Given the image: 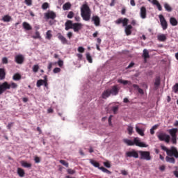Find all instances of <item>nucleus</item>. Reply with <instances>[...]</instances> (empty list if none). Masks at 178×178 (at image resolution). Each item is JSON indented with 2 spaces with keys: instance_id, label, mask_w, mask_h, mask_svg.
Here are the masks:
<instances>
[{
  "instance_id": "1",
  "label": "nucleus",
  "mask_w": 178,
  "mask_h": 178,
  "mask_svg": "<svg viewBox=\"0 0 178 178\" xmlns=\"http://www.w3.org/2000/svg\"><path fill=\"white\" fill-rule=\"evenodd\" d=\"M123 141L129 147H133V145H136V147H140V148H147V147H148V145L145 144L144 142H141V140L138 137L134 138V141L129 139H124Z\"/></svg>"
},
{
  "instance_id": "2",
  "label": "nucleus",
  "mask_w": 178,
  "mask_h": 178,
  "mask_svg": "<svg viewBox=\"0 0 178 178\" xmlns=\"http://www.w3.org/2000/svg\"><path fill=\"white\" fill-rule=\"evenodd\" d=\"M115 24H122V26L125 27L124 31L126 35H131V30L133 29V26L129 24V19L127 18H119L116 21H115Z\"/></svg>"
},
{
  "instance_id": "3",
  "label": "nucleus",
  "mask_w": 178,
  "mask_h": 178,
  "mask_svg": "<svg viewBox=\"0 0 178 178\" xmlns=\"http://www.w3.org/2000/svg\"><path fill=\"white\" fill-rule=\"evenodd\" d=\"M81 16L83 20L88 22L91 19V10L87 4H83L81 8Z\"/></svg>"
},
{
  "instance_id": "4",
  "label": "nucleus",
  "mask_w": 178,
  "mask_h": 178,
  "mask_svg": "<svg viewBox=\"0 0 178 178\" xmlns=\"http://www.w3.org/2000/svg\"><path fill=\"white\" fill-rule=\"evenodd\" d=\"M177 128H172L168 130V133L171 136V141L172 144H177Z\"/></svg>"
},
{
  "instance_id": "5",
  "label": "nucleus",
  "mask_w": 178,
  "mask_h": 178,
  "mask_svg": "<svg viewBox=\"0 0 178 178\" xmlns=\"http://www.w3.org/2000/svg\"><path fill=\"white\" fill-rule=\"evenodd\" d=\"M90 163L95 166V168H98L100 170L103 171L104 173H106L107 175H112V172L109 171V170L106 169L104 167H99V163L92 160V159H89Z\"/></svg>"
},
{
  "instance_id": "6",
  "label": "nucleus",
  "mask_w": 178,
  "mask_h": 178,
  "mask_svg": "<svg viewBox=\"0 0 178 178\" xmlns=\"http://www.w3.org/2000/svg\"><path fill=\"white\" fill-rule=\"evenodd\" d=\"M140 159H143L145 161H151V152L148 151H139Z\"/></svg>"
},
{
  "instance_id": "7",
  "label": "nucleus",
  "mask_w": 178,
  "mask_h": 178,
  "mask_svg": "<svg viewBox=\"0 0 178 178\" xmlns=\"http://www.w3.org/2000/svg\"><path fill=\"white\" fill-rule=\"evenodd\" d=\"M158 138L160 140V141H165V143H167V144H169V143H170V136L166 134H159L158 135Z\"/></svg>"
},
{
  "instance_id": "8",
  "label": "nucleus",
  "mask_w": 178,
  "mask_h": 178,
  "mask_svg": "<svg viewBox=\"0 0 178 178\" xmlns=\"http://www.w3.org/2000/svg\"><path fill=\"white\" fill-rule=\"evenodd\" d=\"M138 152L136 151L135 149H132L131 151L127 152L125 153V156L127 158H135L137 159L138 158Z\"/></svg>"
},
{
  "instance_id": "9",
  "label": "nucleus",
  "mask_w": 178,
  "mask_h": 178,
  "mask_svg": "<svg viewBox=\"0 0 178 178\" xmlns=\"http://www.w3.org/2000/svg\"><path fill=\"white\" fill-rule=\"evenodd\" d=\"M167 155L168 156H175V158H178V151L177 149L175 147H172L170 149L168 150Z\"/></svg>"
},
{
  "instance_id": "10",
  "label": "nucleus",
  "mask_w": 178,
  "mask_h": 178,
  "mask_svg": "<svg viewBox=\"0 0 178 178\" xmlns=\"http://www.w3.org/2000/svg\"><path fill=\"white\" fill-rule=\"evenodd\" d=\"M37 87H41V86H44V87H48V78L47 75L44 76V79H40L37 81Z\"/></svg>"
},
{
  "instance_id": "11",
  "label": "nucleus",
  "mask_w": 178,
  "mask_h": 178,
  "mask_svg": "<svg viewBox=\"0 0 178 178\" xmlns=\"http://www.w3.org/2000/svg\"><path fill=\"white\" fill-rule=\"evenodd\" d=\"M159 17L160 19V23L163 30H166V29H168V22H166L165 17H163L162 15H159Z\"/></svg>"
},
{
  "instance_id": "12",
  "label": "nucleus",
  "mask_w": 178,
  "mask_h": 178,
  "mask_svg": "<svg viewBox=\"0 0 178 178\" xmlns=\"http://www.w3.org/2000/svg\"><path fill=\"white\" fill-rule=\"evenodd\" d=\"M15 62L18 65H23L24 63V56L22 54H19L15 56Z\"/></svg>"
},
{
  "instance_id": "13",
  "label": "nucleus",
  "mask_w": 178,
  "mask_h": 178,
  "mask_svg": "<svg viewBox=\"0 0 178 178\" xmlns=\"http://www.w3.org/2000/svg\"><path fill=\"white\" fill-rule=\"evenodd\" d=\"M92 22L96 27L101 26V18L98 15H94L92 17Z\"/></svg>"
},
{
  "instance_id": "14",
  "label": "nucleus",
  "mask_w": 178,
  "mask_h": 178,
  "mask_svg": "<svg viewBox=\"0 0 178 178\" xmlns=\"http://www.w3.org/2000/svg\"><path fill=\"white\" fill-rule=\"evenodd\" d=\"M45 19H51L54 20L56 17V14L54 11H49L48 13H44Z\"/></svg>"
},
{
  "instance_id": "15",
  "label": "nucleus",
  "mask_w": 178,
  "mask_h": 178,
  "mask_svg": "<svg viewBox=\"0 0 178 178\" xmlns=\"http://www.w3.org/2000/svg\"><path fill=\"white\" fill-rule=\"evenodd\" d=\"M83 29V24L81 23H74L72 29L75 33L80 31Z\"/></svg>"
},
{
  "instance_id": "16",
  "label": "nucleus",
  "mask_w": 178,
  "mask_h": 178,
  "mask_svg": "<svg viewBox=\"0 0 178 178\" xmlns=\"http://www.w3.org/2000/svg\"><path fill=\"white\" fill-rule=\"evenodd\" d=\"M111 95H118L119 94V88L118 86H113L111 89H108Z\"/></svg>"
},
{
  "instance_id": "17",
  "label": "nucleus",
  "mask_w": 178,
  "mask_h": 178,
  "mask_svg": "<svg viewBox=\"0 0 178 178\" xmlns=\"http://www.w3.org/2000/svg\"><path fill=\"white\" fill-rule=\"evenodd\" d=\"M140 17L141 19H146L147 18V8L145 6L140 8Z\"/></svg>"
},
{
  "instance_id": "18",
  "label": "nucleus",
  "mask_w": 178,
  "mask_h": 178,
  "mask_svg": "<svg viewBox=\"0 0 178 178\" xmlns=\"http://www.w3.org/2000/svg\"><path fill=\"white\" fill-rule=\"evenodd\" d=\"M145 63H147V59L149 58V53L148 52V50L147 49H143V53L142 55Z\"/></svg>"
},
{
  "instance_id": "19",
  "label": "nucleus",
  "mask_w": 178,
  "mask_h": 178,
  "mask_svg": "<svg viewBox=\"0 0 178 178\" xmlns=\"http://www.w3.org/2000/svg\"><path fill=\"white\" fill-rule=\"evenodd\" d=\"M58 38L64 45L67 44V40L62 35V33H58Z\"/></svg>"
},
{
  "instance_id": "20",
  "label": "nucleus",
  "mask_w": 178,
  "mask_h": 178,
  "mask_svg": "<svg viewBox=\"0 0 178 178\" xmlns=\"http://www.w3.org/2000/svg\"><path fill=\"white\" fill-rule=\"evenodd\" d=\"M161 86V77L156 76L154 81V90H158Z\"/></svg>"
},
{
  "instance_id": "21",
  "label": "nucleus",
  "mask_w": 178,
  "mask_h": 178,
  "mask_svg": "<svg viewBox=\"0 0 178 178\" xmlns=\"http://www.w3.org/2000/svg\"><path fill=\"white\" fill-rule=\"evenodd\" d=\"M73 22L67 20L65 24V30L67 31L68 30H70V29H73Z\"/></svg>"
},
{
  "instance_id": "22",
  "label": "nucleus",
  "mask_w": 178,
  "mask_h": 178,
  "mask_svg": "<svg viewBox=\"0 0 178 178\" xmlns=\"http://www.w3.org/2000/svg\"><path fill=\"white\" fill-rule=\"evenodd\" d=\"M6 77V72L5 68H0V80H5Z\"/></svg>"
},
{
  "instance_id": "23",
  "label": "nucleus",
  "mask_w": 178,
  "mask_h": 178,
  "mask_svg": "<svg viewBox=\"0 0 178 178\" xmlns=\"http://www.w3.org/2000/svg\"><path fill=\"white\" fill-rule=\"evenodd\" d=\"M111 95V92L109 91V89H108L103 92L102 97L104 99H106V98H109Z\"/></svg>"
},
{
  "instance_id": "24",
  "label": "nucleus",
  "mask_w": 178,
  "mask_h": 178,
  "mask_svg": "<svg viewBox=\"0 0 178 178\" xmlns=\"http://www.w3.org/2000/svg\"><path fill=\"white\" fill-rule=\"evenodd\" d=\"M152 5L156 6L159 10H162V6H161V3H159V1H158V0H152Z\"/></svg>"
},
{
  "instance_id": "25",
  "label": "nucleus",
  "mask_w": 178,
  "mask_h": 178,
  "mask_svg": "<svg viewBox=\"0 0 178 178\" xmlns=\"http://www.w3.org/2000/svg\"><path fill=\"white\" fill-rule=\"evenodd\" d=\"M17 175L19 176V177H24V175H26V172H24V170L21 168H17Z\"/></svg>"
},
{
  "instance_id": "26",
  "label": "nucleus",
  "mask_w": 178,
  "mask_h": 178,
  "mask_svg": "<svg viewBox=\"0 0 178 178\" xmlns=\"http://www.w3.org/2000/svg\"><path fill=\"white\" fill-rule=\"evenodd\" d=\"M22 26L25 30H27V31L33 30V27L30 26V24L26 22H23Z\"/></svg>"
},
{
  "instance_id": "27",
  "label": "nucleus",
  "mask_w": 178,
  "mask_h": 178,
  "mask_svg": "<svg viewBox=\"0 0 178 178\" xmlns=\"http://www.w3.org/2000/svg\"><path fill=\"white\" fill-rule=\"evenodd\" d=\"M157 40H159L161 42H165V40H166V35L165 34L158 35Z\"/></svg>"
},
{
  "instance_id": "28",
  "label": "nucleus",
  "mask_w": 178,
  "mask_h": 178,
  "mask_svg": "<svg viewBox=\"0 0 178 178\" xmlns=\"http://www.w3.org/2000/svg\"><path fill=\"white\" fill-rule=\"evenodd\" d=\"M2 20L3 22H6V23H9V22H10L12 20V17H10V15H4L2 17Z\"/></svg>"
},
{
  "instance_id": "29",
  "label": "nucleus",
  "mask_w": 178,
  "mask_h": 178,
  "mask_svg": "<svg viewBox=\"0 0 178 178\" xmlns=\"http://www.w3.org/2000/svg\"><path fill=\"white\" fill-rule=\"evenodd\" d=\"M136 133H138V134H139L142 137H144V136H145L144 129H141L138 126H136Z\"/></svg>"
},
{
  "instance_id": "30",
  "label": "nucleus",
  "mask_w": 178,
  "mask_h": 178,
  "mask_svg": "<svg viewBox=\"0 0 178 178\" xmlns=\"http://www.w3.org/2000/svg\"><path fill=\"white\" fill-rule=\"evenodd\" d=\"M13 80L15 81H19V80H22V75L19 73H16L13 76Z\"/></svg>"
},
{
  "instance_id": "31",
  "label": "nucleus",
  "mask_w": 178,
  "mask_h": 178,
  "mask_svg": "<svg viewBox=\"0 0 178 178\" xmlns=\"http://www.w3.org/2000/svg\"><path fill=\"white\" fill-rule=\"evenodd\" d=\"M72 8V4L70 2L65 3L63 6V10H69Z\"/></svg>"
},
{
  "instance_id": "32",
  "label": "nucleus",
  "mask_w": 178,
  "mask_h": 178,
  "mask_svg": "<svg viewBox=\"0 0 178 178\" xmlns=\"http://www.w3.org/2000/svg\"><path fill=\"white\" fill-rule=\"evenodd\" d=\"M166 162H169V163H175L176 160L173 157H169V156H167L165 157Z\"/></svg>"
},
{
  "instance_id": "33",
  "label": "nucleus",
  "mask_w": 178,
  "mask_h": 178,
  "mask_svg": "<svg viewBox=\"0 0 178 178\" xmlns=\"http://www.w3.org/2000/svg\"><path fill=\"white\" fill-rule=\"evenodd\" d=\"M132 86L134 87V88H136L138 90L139 94H141V95H144V90L140 88V86H138V85L134 84Z\"/></svg>"
},
{
  "instance_id": "34",
  "label": "nucleus",
  "mask_w": 178,
  "mask_h": 178,
  "mask_svg": "<svg viewBox=\"0 0 178 178\" xmlns=\"http://www.w3.org/2000/svg\"><path fill=\"white\" fill-rule=\"evenodd\" d=\"M170 23L171 26H177L178 24L177 19H176L175 17H171L170 19Z\"/></svg>"
},
{
  "instance_id": "35",
  "label": "nucleus",
  "mask_w": 178,
  "mask_h": 178,
  "mask_svg": "<svg viewBox=\"0 0 178 178\" xmlns=\"http://www.w3.org/2000/svg\"><path fill=\"white\" fill-rule=\"evenodd\" d=\"M21 165L23 166V168H31L32 165L30 163H27L26 161H21Z\"/></svg>"
},
{
  "instance_id": "36",
  "label": "nucleus",
  "mask_w": 178,
  "mask_h": 178,
  "mask_svg": "<svg viewBox=\"0 0 178 178\" xmlns=\"http://www.w3.org/2000/svg\"><path fill=\"white\" fill-rule=\"evenodd\" d=\"M164 8L167 12H172V7L168 3H164Z\"/></svg>"
},
{
  "instance_id": "37",
  "label": "nucleus",
  "mask_w": 178,
  "mask_h": 178,
  "mask_svg": "<svg viewBox=\"0 0 178 178\" xmlns=\"http://www.w3.org/2000/svg\"><path fill=\"white\" fill-rule=\"evenodd\" d=\"M52 31L51 30H49L46 33V39L47 40H51L52 38Z\"/></svg>"
},
{
  "instance_id": "38",
  "label": "nucleus",
  "mask_w": 178,
  "mask_h": 178,
  "mask_svg": "<svg viewBox=\"0 0 178 178\" xmlns=\"http://www.w3.org/2000/svg\"><path fill=\"white\" fill-rule=\"evenodd\" d=\"M86 59L89 63H92V57H91V54H90V53H86Z\"/></svg>"
},
{
  "instance_id": "39",
  "label": "nucleus",
  "mask_w": 178,
  "mask_h": 178,
  "mask_svg": "<svg viewBox=\"0 0 178 178\" xmlns=\"http://www.w3.org/2000/svg\"><path fill=\"white\" fill-rule=\"evenodd\" d=\"M133 130H134L133 127H131L130 125H128V127H127V131H128V134L129 136H131V134H133Z\"/></svg>"
},
{
  "instance_id": "40",
  "label": "nucleus",
  "mask_w": 178,
  "mask_h": 178,
  "mask_svg": "<svg viewBox=\"0 0 178 178\" xmlns=\"http://www.w3.org/2000/svg\"><path fill=\"white\" fill-rule=\"evenodd\" d=\"M112 111L113 112V114L116 115L118 113V111H119V106H113Z\"/></svg>"
},
{
  "instance_id": "41",
  "label": "nucleus",
  "mask_w": 178,
  "mask_h": 178,
  "mask_svg": "<svg viewBox=\"0 0 178 178\" xmlns=\"http://www.w3.org/2000/svg\"><path fill=\"white\" fill-rule=\"evenodd\" d=\"M32 38H34V40L40 39L41 38V35H40V32L36 31L35 33V35L32 36Z\"/></svg>"
},
{
  "instance_id": "42",
  "label": "nucleus",
  "mask_w": 178,
  "mask_h": 178,
  "mask_svg": "<svg viewBox=\"0 0 178 178\" xmlns=\"http://www.w3.org/2000/svg\"><path fill=\"white\" fill-rule=\"evenodd\" d=\"M67 17L68 19H73V17H74V13H73V11H70L68 13Z\"/></svg>"
},
{
  "instance_id": "43",
  "label": "nucleus",
  "mask_w": 178,
  "mask_h": 178,
  "mask_svg": "<svg viewBox=\"0 0 178 178\" xmlns=\"http://www.w3.org/2000/svg\"><path fill=\"white\" fill-rule=\"evenodd\" d=\"M118 83H120V84H123L124 86H127L129 83H130L129 81H124L123 79H119Z\"/></svg>"
},
{
  "instance_id": "44",
  "label": "nucleus",
  "mask_w": 178,
  "mask_h": 178,
  "mask_svg": "<svg viewBox=\"0 0 178 178\" xmlns=\"http://www.w3.org/2000/svg\"><path fill=\"white\" fill-rule=\"evenodd\" d=\"M39 69H40V66H38V65H35L33 67V72L34 73H37L38 72Z\"/></svg>"
},
{
  "instance_id": "45",
  "label": "nucleus",
  "mask_w": 178,
  "mask_h": 178,
  "mask_svg": "<svg viewBox=\"0 0 178 178\" xmlns=\"http://www.w3.org/2000/svg\"><path fill=\"white\" fill-rule=\"evenodd\" d=\"M60 163H61V165H63L66 168H69V163L66 162V161L65 160H60Z\"/></svg>"
},
{
  "instance_id": "46",
  "label": "nucleus",
  "mask_w": 178,
  "mask_h": 178,
  "mask_svg": "<svg viewBox=\"0 0 178 178\" xmlns=\"http://www.w3.org/2000/svg\"><path fill=\"white\" fill-rule=\"evenodd\" d=\"M172 91L176 94L178 92V83H176L173 87H172Z\"/></svg>"
},
{
  "instance_id": "47",
  "label": "nucleus",
  "mask_w": 178,
  "mask_h": 178,
  "mask_svg": "<svg viewBox=\"0 0 178 178\" xmlns=\"http://www.w3.org/2000/svg\"><path fill=\"white\" fill-rule=\"evenodd\" d=\"M49 8V4L48 3H44L42 5V9H44V10L46 9H48Z\"/></svg>"
},
{
  "instance_id": "48",
  "label": "nucleus",
  "mask_w": 178,
  "mask_h": 178,
  "mask_svg": "<svg viewBox=\"0 0 178 178\" xmlns=\"http://www.w3.org/2000/svg\"><path fill=\"white\" fill-rule=\"evenodd\" d=\"M24 2L27 6H31L33 5V0H25Z\"/></svg>"
},
{
  "instance_id": "49",
  "label": "nucleus",
  "mask_w": 178,
  "mask_h": 178,
  "mask_svg": "<svg viewBox=\"0 0 178 178\" xmlns=\"http://www.w3.org/2000/svg\"><path fill=\"white\" fill-rule=\"evenodd\" d=\"M2 63H3V65H8V58H6V57L3 58Z\"/></svg>"
},
{
  "instance_id": "50",
  "label": "nucleus",
  "mask_w": 178,
  "mask_h": 178,
  "mask_svg": "<svg viewBox=\"0 0 178 178\" xmlns=\"http://www.w3.org/2000/svg\"><path fill=\"white\" fill-rule=\"evenodd\" d=\"M120 172L123 176H127L129 175V172L126 170H122Z\"/></svg>"
},
{
  "instance_id": "51",
  "label": "nucleus",
  "mask_w": 178,
  "mask_h": 178,
  "mask_svg": "<svg viewBox=\"0 0 178 178\" xmlns=\"http://www.w3.org/2000/svg\"><path fill=\"white\" fill-rule=\"evenodd\" d=\"M34 161L35 163H40V162H41V159H40L38 156H35Z\"/></svg>"
},
{
  "instance_id": "52",
  "label": "nucleus",
  "mask_w": 178,
  "mask_h": 178,
  "mask_svg": "<svg viewBox=\"0 0 178 178\" xmlns=\"http://www.w3.org/2000/svg\"><path fill=\"white\" fill-rule=\"evenodd\" d=\"M54 73H60V68L59 67H56L53 70Z\"/></svg>"
},
{
  "instance_id": "53",
  "label": "nucleus",
  "mask_w": 178,
  "mask_h": 178,
  "mask_svg": "<svg viewBox=\"0 0 178 178\" xmlns=\"http://www.w3.org/2000/svg\"><path fill=\"white\" fill-rule=\"evenodd\" d=\"M173 175L178 178V167H176V170L173 171Z\"/></svg>"
},
{
  "instance_id": "54",
  "label": "nucleus",
  "mask_w": 178,
  "mask_h": 178,
  "mask_svg": "<svg viewBox=\"0 0 178 178\" xmlns=\"http://www.w3.org/2000/svg\"><path fill=\"white\" fill-rule=\"evenodd\" d=\"M104 166H105L106 168H111V163H110L108 161L104 162Z\"/></svg>"
},
{
  "instance_id": "55",
  "label": "nucleus",
  "mask_w": 178,
  "mask_h": 178,
  "mask_svg": "<svg viewBox=\"0 0 178 178\" xmlns=\"http://www.w3.org/2000/svg\"><path fill=\"white\" fill-rule=\"evenodd\" d=\"M78 51H79V52H81V54H83V53L84 52V51H85L84 47H79L78 48Z\"/></svg>"
},
{
  "instance_id": "56",
  "label": "nucleus",
  "mask_w": 178,
  "mask_h": 178,
  "mask_svg": "<svg viewBox=\"0 0 178 178\" xmlns=\"http://www.w3.org/2000/svg\"><path fill=\"white\" fill-rule=\"evenodd\" d=\"M58 65L60 67H62V66H63V61L62 60H58Z\"/></svg>"
},
{
  "instance_id": "57",
  "label": "nucleus",
  "mask_w": 178,
  "mask_h": 178,
  "mask_svg": "<svg viewBox=\"0 0 178 178\" xmlns=\"http://www.w3.org/2000/svg\"><path fill=\"white\" fill-rule=\"evenodd\" d=\"M161 149H163V151H165L166 154H168V151H169V149H168V147H166L165 146H161Z\"/></svg>"
},
{
  "instance_id": "58",
  "label": "nucleus",
  "mask_w": 178,
  "mask_h": 178,
  "mask_svg": "<svg viewBox=\"0 0 178 178\" xmlns=\"http://www.w3.org/2000/svg\"><path fill=\"white\" fill-rule=\"evenodd\" d=\"M67 172L69 173V175H74V170H73L72 169H68Z\"/></svg>"
},
{
  "instance_id": "59",
  "label": "nucleus",
  "mask_w": 178,
  "mask_h": 178,
  "mask_svg": "<svg viewBox=\"0 0 178 178\" xmlns=\"http://www.w3.org/2000/svg\"><path fill=\"white\" fill-rule=\"evenodd\" d=\"M67 35L68 38H70H70H72V37H73V33L69 32V33L67 34Z\"/></svg>"
},
{
  "instance_id": "60",
  "label": "nucleus",
  "mask_w": 178,
  "mask_h": 178,
  "mask_svg": "<svg viewBox=\"0 0 178 178\" xmlns=\"http://www.w3.org/2000/svg\"><path fill=\"white\" fill-rule=\"evenodd\" d=\"M130 4L131 5V6H136V1L134 0H131Z\"/></svg>"
},
{
  "instance_id": "61",
  "label": "nucleus",
  "mask_w": 178,
  "mask_h": 178,
  "mask_svg": "<svg viewBox=\"0 0 178 178\" xmlns=\"http://www.w3.org/2000/svg\"><path fill=\"white\" fill-rule=\"evenodd\" d=\"M134 66V63L131 62L127 67V69H130Z\"/></svg>"
},
{
  "instance_id": "62",
  "label": "nucleus",
  "mask_w": 178,
  "mask_h": 178,
  "mask_svg": "<svg viewBox=\"0 0 178 178\" xmlns=\"http://www.w3.org/2000/svg\"><path fill=\"white\" fill-rule=\"evenodd\" d=\"M12 126H13V122L8 123L7 127L8 129H12Z\"/></svg>"
},
{
  "instance_id": "63",
  "label": "nucleus",
  "mask_w": 178,
  "mask_h": 178,
  "mask_svg": "<svg viewBox=\"0 0 178 178\" xmlns=\"http://www.w3.org/2000/svg\"><path fill=\"white\" fill-rule=\"evenodd\" d=\"M52 63H49L47 69H49V70H51L52 69Z\"/></svg>"
},
{
  "instance_id": "64",
  "label": "nucleus",
  "mask_w": 178,
  "mask_h": 178,
  "mask_svg": "<svg viewBox=\"0 0 178 178\" xmlns=\"http://www.w3.org/2000/svg\"><path fill=\"white\" fill-rule=\"evenodd\" d=\"M165 165H161V166L160 167V170H161V172H163V170H165Z\"/></svg>"
}]
</instances>
